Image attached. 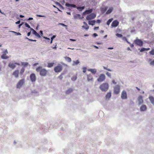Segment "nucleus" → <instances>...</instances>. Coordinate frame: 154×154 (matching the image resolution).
<instances>
[{
	"instance_id": "14",
	"label": "nucleus",
	"mask_w": 154,
	"mask_h": 154,
	"mask_svg": "<svg viewBox=\"0 0 154 154\" xmlns=\"http://www.w3.org/2000/svg\"><path fill=\"white\" fill-rule=\"evenodd\" d=\"M138 100L139 102V104H140L143 103V97L142 96H139L138 98Z\"/></svg>"
},
{
	"instance_id": "17",
	"label": "nucleus",
	"mask_w": 154,
	"mask_h": 154,
	"mask_svg": "<svg viewBox=\"0 0 154 154\" xmlns=\"http://www.w3.org/2000/svg\"><path fill=\"white\" fill-rule=\"evenodd\" d=\"M147 107L145 105H142L140 107V110L141 111H145L146 110Z\"/></svg>"
},
{
	"instance_id": "58",
	"label": "nucleus",
	"mask_w": 154,
	"mask_h": 154,
	"mask_svg": "<svg viewBox=\"0 0 154 154\" xmlns=\"http://www.w3.org/2000/svg\"><path fill=\"white\" fill-rule=\"evenodd\" d=\"M40 35L41 36H42L43 35V32L41 30L40 31Z\"/></svg>"
},
{
	"instance_id": "35",
	"label": "nucleus",
	"mask_w": 154,
	"mask_h": 154,
	"mask_svg": "<svg viewBox=\"0 0 154 154\" xmlns=\"http://www.w3.org/2000/svg\"><path fill=\"white\" fill-rule=\"evenodd\" d=\"M34 35H35L36 36H37L38 38H40L41 37V36L39 35V34L38 33H37L36 32H35L34 33Z\"/></svg>"
},
{
	"instance_id": "38",
	"label": "nucleus",
	"mask_w": 154,
	"mask_h": 154,
	"mask_svg": "<svg viewBox=\"0 0 154 154\" xmlns=\"http://www.w3.org/2000/svg\"><path fill=\"white\" fill-rule=\"evenodd\" d=\"M56 36V35H54L51 38V41L50 43H52L53 42V40L54 38Z\"/></svg>"
},
{
	"instance_id": "22",
	"label": "nucleus",
	"mask_w": 154,
	"mask_h": 154,
	"mask_svg": "<svg viewBox=\"0 0 154 154\" xmlns=\"http://www.w3.org/2000/svg\"><path fill=\"white\" fill-rule=\"evenodd\" d=\"M54 64V63H48L47 65V67L48 68H51L53 67Z\"/></svg>"
},
{
	"instance_id": "57",
	"label": "nucleus",
	"mask_w": 154,
	"mask_h": 154,
	"mask_svg": "<svg viewBox=\"0 0 154 154\" xmlns=\"http://www.w3.org/2000/svg\"><path fill=\"white\" fill-rule=\"evenodd\" d=\"M93 35L94 37H96V36H97L98 35L97 33H94L93 34Z\"/></svg>"
},
{
	"instance_id": "55",
	"label": "nucleus",
	"mask_w": 154,
	"mask_h": 154,
	"mask_svg": "<svg viewBox=\"0 0 154 154\" xmlns=\"http://www.w3.org/2000/svg\"><path fill=\"white\" fill-rule=\"evenodd\" d=\"M112 82L114 84H116V82H115V81L114 80H112Z\"/></svg>"
},
{
	"instance_id": "46",
	"label": "nucleus",
	"mask_w": 154,
	"mask_h": 154,
	"mask_svg": "<svg viewBox=\"0 0 154 154\" xmlns=\"http://www.w3.org/2000/svg\"><path fill=\"white\" fill-rule=\"evenodd\" d=\"M150 64L151 65L154 66V60H153L152 61H151L150 63Z\"/></svg>"
},
{
	"instance_id": "33",
	"label": "nucleus",
	"mask_w": 154,
	"mask_h": 154,
	"mask_svg": "<svg viewBox=\"0 0 154 154\" xmlns=\"http://www.w3.org/2000/svg\"><path fill=\"white\" fill-rule=\"evenodd\" d=\"M149 54L151 55H154V49H152L149 52Z\"/></svg>"
},
{
	"instance_id": "28",
	"label": "nucleus",
	"mask_w": 154,
	"mask_h": 154,
	"mask_svg": "<svg viewBox=\"0 0 154 154\" xmlns=\"http://www.w3.org/2000/svg\"><path fill=\"white\" fill-rule=\"evenodd\" d=\"M113 20V18H111L109 19L107 22V24L108 25H109L110 23Z\"/></svg>"
},
{
	"instance_id": "62",
	"label": "nucleus",
	"mask_w": 154,
	"mask_h": 154,
	"mask_svg": "<svg viewBox=\"0 0 154 154\" xmlns=\"http://www.w3.org/2000/svg\"><path fill=\"white\" fill-rule=\"evenodd\" d=\"M150 49V48H145V51H148Z\"/></svg>"
},
{
	"instance_id": "4",
	"label": "nucleus",
	"mask_w": 154,
	"mask_h": 154,
	"mask_svg": "<svg viewBox=\"0 0 154 154\" xmlns=\"http://www.w3.org/2000/svg\"><path fill=\"white\" fill-rule=\"evenodd\" d=\"M106 77L104 74H101L99 76L98 78L97 79L98 82H101L103 81L105 79Z\"/></svg>"
},
{
	"instance_id": "24",
	"label": "nucleus",
	"mask_w": 154,
	"mask_h": 154,
	"mask_svg": "<svg viewBox=\"0 0 154 154\" xmlns=\"http://www.w3.org/2000/svg\"><path fill=\"white\" fill-rule=\"evenodd\" d=\"M73 91V90L72 88H70L67 90L66 91V94H69L72 92Z\"/></svg>"
},
{
	"instance_id": "63",
	"label": "nucleus",
	"mask_w": 154,
	"mask_h": 154,
	"mask_svg": "<svg viewBox=\"0 0 154 154\" xmlns=\"http://www.w3.org/2000/svg\"><path fill=\"white\" fill-rule=\"evenodd\" d=\"M30 34H31V32L30 31V32H29L28 33H27V36H29L30 35Z\"/></svg>"
},
{
	"instance_id": "30",
	"label": "nucleus",
	"mask_w": 154,
	"mask_h": 154,
	"mask_svg": "<svg viewBox=\"0 0 154 154\" xmlns=\"http://www.w3.org/2000/svg\"><path fill=\"white\" fill-rule=\"evenodd\" d=\"M112 10V8H110L106 12V14H109L111 12Z\"/></svg>"
},
{
	"instance_id": "26",
	"label": "nucleus",
	"mask_w": 154,
	"mask_h": 154,
	"mask_svg": "<svg viewBox=\"0 0 154 154\" xmlns=\"http://www.w3.org/2000/svg\"><path fill=\"white\" fill-rule=\"evenodd\" d=\"M66 60L69 62H70L71 61V59L69 57H65Z\"/></svg>"
},
{
	"instance_id": "48",
	"label": "nucleus",
	"mask_w": 154,
	"mask_h": 154,
	"mask_svg": "<svg viewBox=\"0 0 154 154\" xmlns=\"http://www.w3.org/2000/svg\"><path fill=\"white\" fill-rule=\"evenodd\" d=\"M145 51V48H142L140 50V52H143V51Z\"/></svg>"
},
{
	"instance_id": "21",
	"label": "nucleus",
	"mask_w": 154,
	"mask_h": 154,
	"mask_svg": "<svg viewBox=\"0 0 154 154\" xmlns=\"http://www.w3.org/2000/svg\"><path fill=\"white\" fill-rule=\"evenodd\" d=\"M96 21L95 20H90L88 21L89 24L92 26L94 25Z\"/></svg>"
},
{
	"instance_id": "56",
	"label": "nucleus",
	"mask_w": 154,
	"mask_h": 154,
	"mask_svg": "<svg viewBox=\"0 0 154 154\" xmlns=\"http://www.w3.org/2000/svg\"><path fill=\"white\" fill-rule=\"evenodd\" d=\"M56 4L60 6H62L61 5V4L59 2H57Z\"/></svg>"
},
{
	"instance_id": "11",
	"label": "nucleus",
	"mask_w": 154,
	"mask_h": 154,
	"mask_svg": "<svg viewBox=\"0 0 154 154\" xmlns=\"http://www.w3.org/2000/svg\"><path fill=\"white\" fill-rule=\"evenodd\" d=\"M30 79L31 81L32 82H35L36 79V76L35 74L32 73L31 74L30 76Z\"/></svg>"
},
{
	"instance_id": "18",
	"label": "nucleus",
	"mask_w": 154,
	"mask_h": 154,
	"mask_svg": "<svg viewBox=\"0 0 154 154\" xmlns=\"http://www.w3.org/2000/svg\"><path fill=\"white\" fill-rule=\"evenodd\" d=\"M88 71L91 72L92 74H94L97 72V70L95 69H88Z\"/></svg>"
},
{
	"instance_id": "50",
	"label": "nucleus",
	"mask_w": 154,
	"mask_h": 154,
	"mask_svg": "<svg viewBox=\"0 0 154 154\" xmlns=\"http://www.w3.org/2000/svg\"><path fill=\"white\" fill-rule=\"evenodd\" d=\"M86 68L85 67H84L83 68V72L85 73L86 72Z\"/></svg>"
},
{
	"instance_id": "42",
	"label": "nucleus",
	"mask_w": 154,
	"mask_h": 154,
	"mask_svg": "<svg viewBox=\"0 0 154 154\" xmlns=\"http://www.w3.org/2000/svg\"><path fill=\"white\" fill-rule=\"evenodd\" d=\"M11 32H13V33H16L17 34V35H21V34L19 33V32H15L14 31H11Z\"/></svg>"
},
{
	"instance_id": "51",
	"label": "nucleus",
	"mask_w": 154,
	"mask_h": 154,
	"mask_svg": "<svg viewBox=\"0 0 154 154\" xmlns=\"http://www.w3.org/2000/svg\"><path fill=\"white\" fill-rule=\"evenodd\" d=\"M26 39H27L28 40V41H33V40L32 39H30V38H29L27 37H26Z\"/></svg>"
},
{
	"instance_id": "16",
	"label": "nucleus",
	"mask_w": 154,
	"mask_h": 154,
	"mask_svg": "<svg viewBox=\"0 0 154 154\" xmlns=\"http://www.w3.org/2000/svg\"><path fill=\"white\" fill-rule=\"evenodd\" d=\"M87 80L88 81H93V76L90 74L87 75Z\"/></svg>"
},
{
	"instance_id": "36",
	"label": "nucleus",
	"mask_w": 154,
	"mask_h": 154,
	"mask_svg": "<svg viewBox=\"0 0 154 154\" xmlns=\"http://www.w3.org/2000/svg\"><path fill=\"white\" fill-rule=\"evenodd\" d=\"M92 10L91 9H89V10H87L86 11L85 13H86L87 14H90L92 12Z\"/></svg>"
},
{
	"instance_id": "44",
	"label": "nucleus",
	"mask_w": 154,
	"mask_h": 154,
	"mask_svg": "<svg viewBox=\"0 0 154 154\" xmlns=\"http://www.w3.org/2000/svg\"><path fill=\"white\" fill-rule=\"evenodd\" d=\"M103 68L104 69L107 70L108 71H112V70L110 69H108V68H107V67H106L105 66H103Z\"/></svg>"
},
{
	"instance_id": "47",
	"label": "nucleus",
	"mask_w": 154,
	"mask_h": 154,
	"mask_svg": "<svg viewBox=\"0 0 154 154\" xmlns=\"http://www.w3.org/2000/svg\"><path fill=\"white\" fill-rule=\"evenodd\" d=\"M123 39L124 40H125L128 43H130L128 41L127 38L125 37H123Z\"/></svg>"
},
{
	"instance_id": "20",
	"label": "nucleus",
	"mask_w": 154,
	"mask_h": 154,
	"mask_svg": "<svg viewBox=\"0 0 154 154\" xmlns=\"http://www.w3.org/2000/svg\"><path fill=\"white\" fill-rule=\"evenodd\" d=\"M83 23L85 25V26H83L82 27L85 29L86 30H87L89 28V26H88L87 23L85 22H83Z\"/></svg>"
},
{
	"instance_id": "34",
	"label": "nucleus",
	"mask_w": 154,
	"mask_h": 154,
	"mask_svg": "<svg viewBox=\"0 0 154 154\" xmlns=\"http://www.w3.org/2000/svg\"><path fill=\"white\" fill-rule=\"evenodd\" d=\"M34 35H35L36 36H37L38 38H40L41 37V36L39 35V34L38 33H37L36 32H35L34 33Z\"/></svg>"
},
{
	"instance_id": "7",
	"label": "nucleus",
	"mask_w": 154,
	"mask_h": 154,
	"mask_svg": "<svg viewBox=\"0 0 154 154\" xmlns=\"http://www.w3.org/2000/svg\"><path fill=\"white\" fill-rule=\"evenodd\" d=\"M2 54L1 56V58L2 59H6L8 58V57L6 55L8 53V52L7 49H5L2 52Z\"/></svg>"
},
{
	"instance_id": "12",
	"label": "nucleus",
	"mask_w": 154,
	"mask_h": 154,
	"mask_svg": "<svg viewBox=\"0 0 154 154\" xmlns=\"http://www.w3.org/2000/svg\"><path fill=\"white\" fill-rule=\"evenodd\" d=\"M19 65V64L18 63H10L8 64L9 66L12 69H14L16 66V65Z\"/></svg>"
},
{
	"instance_id": "13",
	"label": "nucleus",
	"mask_w": 154,
	"mask_h": 154,
	"mask_svg": "<svg viewBox=\"0 0 154 154\" xmlns=\"http://www.w3.org/2000/svg\"><path fill=\"white\" fill-rule=\"evenodd\" d=\"M119 24V22L117 20H115L112 22L111 24L112 27H116Z\"/></svg>"
},
{
	"instance_id": "8",
	"label": "nucleus",
	"mask_w": 154,
	"mask_h": 154,
	"mask_svg": "<svg viewBox=\"0 0 154 154\" xmlns=\"http://www.w3.org/2000/svg\"><path fill=\"white\" fill-rule=\"evenodd\" d=\"M96 17V15L95 14L93 13L88 15L87 16L86 19L88 20H91L94 19Z\"/></svg>"
},
{
	"instance_id": "31",
	"label": "nucleus",
	"mask_w": 154,
	"mask_h": 154,
	"mask_svg": "<svg viewBox=\"0 0 154 154\" xmlns=\"http://www.w3.org/2000/svg\"><path fill=\"white\" fill-rule=\"evenodd\" d=\"M21 64L24 66H26L28 65V63L27 62H22Z\"/></svg>"
},
{
	"instance_id": "25",
	"label": "nucleus",
	"mask_w": 154,
	"mask_h": 154,
	"mask_svg": "<svg viewBox=\"0 0 154 154\" xmlns=\"http://www.w3.org/2000/svg\"><path fill=\"white\" fill-rule=\"evenodd\" d=\"M149 98L151 103L152 104H154V98L152 96H150L149 97Z\"/></svg>"
},
{
	"instance_id": "1",
	"label": "nucleus",
	"mask_w": 154,
	"mask_h": 154,
	"mask_svg": "<svg viewBox=\"0 0 154 154\" xmlns=\"http://www.w3.org/2000/svg\"><path fill=\"white\" fill-rule=\"evenodd\" d=\"M36 71L37 72H39L40 75L42 76H45L48 73L47 70L45 69L42 68V67L41 66L37 68L36 69Z\"/></svg>"
},
{
	"instance_id": "37",
	"label": "nucleus",
	"mask_w": 154,
	"mask_h": 154,
	"mask_svg": "<svg viewBox=\"0 0 154 154\" xmlns=\"http://www.w3.org/2000/svg\"><path fill=\"white\" fill-rule=\"evenodd\" d=\"M77 79V77L76 76H73L71 78V79L73 81Z\"/></svg>"
},
{
	"instance_id": "2",
	"label": "nucleus",
	"mask_w": 154,
	"mask_h": 154,
	"mask_svg": "<svg viewBox=\"0 0 154 154\" xmlns=\"http://www.w3.org/2000/svg\"><path fill=\"white\" fill-rule=\"evenodd\" d=\"M109 85L107 83H103L99 87L100 88L102 91H106L109 88Z\"/></svg>"
},
{
	"instance_id": "41",
	"label": "nucleus",
	"mask_w": 154,
	"mask_h": 154,
	"mask_svg": "<svg viewBox=\"0 0 154 154\" xmlns=\"http://www.w3.org/2000/svg\"><path fill=\"white\" fill-rule=\"evenodd\" d=\"M25 26L26 27H28L30 29V28H31L30 26L27 23H25Z\"/></svg>"
},
{
	"instance_id": "6",
	"label": "nucleus",
	"mask_w": 154,
	"mask_h": 154,
	"mask_svg": "<svg viewBox=\"0 0 154 154\" xmlns=\"http://www.w3.org/2000/svg\"><path fill=\"white\" fill-rule=\"evenodd\" d=\"M24 82L25 79H22L20 80L17 85V88H20L24 84Z\"/></svg>"
},
{
	"instance_id": "45",
	"label": "nucleus",
	"mask_w": 154,
	"mask_h": 154,
	"mask_svg": "<svg viewBox=\"0 0 154 154\" xmlns=\"http://www.w3.org/2000/svg\"><path fill=\"white\" fill-rule=\"evenodd\" d=\"M30 30L32 31V33L34 34V33L36 32L32 28H30Z\"/></svg>"
},
{
	"instance_id": "32",
	"label": "nucleus",
	"mask_w": 154,
	"mask_h": 154,
	"mask_svg": "<svg viewBox=\"0 0 154 154\" xmlns=\"http://www.w3.org/2000/svg\"><path fill=\"white\" fill-rule=\"evenodd\" d=\"M25 71V69L24 68H22L20 70V74L22 75Z\"/></svg>"
},
{
	"instance_id": "9",
	"label": "nucleus",
	"mask_w": 154,
	"mask_h": 154,
	"mask_svg": "<svg viewBox=\"0 0 154 154\" xmlns=\"http://www.w3.org/2000/svg\"><path fill=\"white\" fill-rule=\"evenodd\" d=\"M134 42L136 44L139 46H141L143 45V42L139 39H136L134 40Z\"/></svg>"
},
{
	"instance_id": "5",
	"label": "nucleus",
	"mask_w": 154,
	"mask_h": 154,
	"mask_svg": "<svg viewBox=\"0 0 154 154\" xmlns=\"http://www.w3.org/2000/svg\"><path fill=\"white\" fill-rule=\"evenodd\" d=\"M120 91V86L118 85L114 87V93L116 94H118Z\"/></svg>"
},
{
	"instance_id": "19",
	"label": "nucleus",
	"mask_w": 154,
	"mask_h": 154,
	"mask_svg": "<svg viewBox=\"0 0 154 154\" xmlns=\"http://www.w3.org/2000/svg\"><path fill=\"white\" fill-rule=\"evenodd\" d=\"M65 5L67 7H72L73 8H76V6L74 4H70L69 3H66Z\"/></svg>"
},
{
	"instance_id": "49",
	"label": "nucleus",
	"mask_w": 154,
	"mask_h": 154,
	"mask_svg": "<svg viewBox=\"0 0 154 154\" xmlns=\"http://www.w3.org/2000/svg\"><path fill=\"white\" fill-rule=\"evenodd\" d=\"M36 16L38 17H45V16H44V15H38V14H37L36 15Z\"/></svg>"
},
{
	"instance_id": "40",
	"label": "nucleus",
	"mask_w": 154,
	"mask_h": 154,
	"mask_svg": "<svg viewBox=\"0 0 154 154\" xmlns=\"http://www.w3.org/2000/svg\"><path fill=\"white\" fill-rule=\"evenodd\" d=\"M64 75L63 73H62L60 75L58 76V78L60 79H61L63 78V75Z\"/></svg>"
},
{
	"instance_id": "39",
	"label": "nucleus",
	"mask_w": 154,
	"mask_h": 154,
	"mask_svg": "<svg viewBox=\"0 0 154 154\" xmlns=\"http://www.w3.org/2000/svg\"><path fill=\"white\" fill-rule=\"evenodd\" d=\"M116 35L117 36L119 37H122V35L121 34H119V33H117L116 34Z\"/></svg>"
},
{
	"instance_id": "3",
	"label": "nucleus",
	"mask_w": 154,
	"mask_h": 154,
	"mask_svg": "<svg viewBox=\"0 0 154 154\" xmlns=\"http://www.w3.org/2000/svg\"><path fill=\"white\" fill-rule=\"evenodd\" d=\"M62 66L60 64L56 66H55L54 69V71L56 72H59L62 70Z\"/></svg>"
},
{
	"instance_id": "29",
	"label": "nucleus",
	"mask_w": 154,
	"mask_h": 154,
	"mask_svg": "<svg viewBox=\"0 0 154 154\" xmlns=\"http://www.w3.org/2000/svg\"><path fill=\"white\" fill-rule=\"evenodd\" d=\"M79 63V60H77L76 61H74L73 64V65L74 66L77 65Z\"/></svg>"
},
{
	"instance_id": "27",
	"label": "nucleus",
	"mask_w": 154,
	"mask_h": 154,
	"mask_svg": "<svg viewBox=\"0 0 154 154\" xmlns=\"http://www.w3.org/2000/svg\"><path fill=\"white\" fill-rule=\"evenodd\" d=\"M76 8L79 11H81L84 9L85 7L84 6L78 7Z\"/></svg>"
},
{
	"instance_id": "53",
	"label": "nucleus",
	"mask_w": 154,
	"mask_h": 154,
	"mask_svg": "<svg viewBox=\"0 0 154 154\" xmlns=\"http://www.w3.org/2000/svg\"><path fill=\"white\" fill-rule=\"evenodd\" d=\"M60 24L62 25L63 26H66V27L67 26L65 25L64 24L62 23H60Z\"/></svg>"
},
{
	"instance_id": "43",
	"label": "nucleus",
	"mask_w": 154,
	"mask_h": 154,
	"mask_svg": "<svg viewBox=\"0 0 154 154\" xmlns=\"http://www.w3.org/2000/svg\"><path fill=\"white\" fill-rule=\"evenodd\" d=\"M106 74L108 77H111V74L110 73H109L108 72H107L106 73Z\"/></svg>"
},
{
	"instance_id": "23",
	"label": "nucleus",
	"mask_w": 154,
	"mask_h": 154,
	"mask_svg": "<svg viewBox=\"0 0 154 154\" xmlns=\"http://www.w3.org/2000/svg\"><path fill=\"white\" fill-rule=\"evenodd\" d=\"M111 92L107 93L106 96V99H109L111 97Z\"/></svg>"
},
{
	"instance_id": "61",
	"label": "nucleus",
	"mask_w": 154,
	"mask_h": 154,
	"mask_svg": "<svg viewBox=\"0 0 154 154\" xmlns=\"http://www.w3.org/2000/svg\"><path fill=\"white\" fill-rule=\"evenodd\" d=\"M33 19V18L32 17H29L28 18V20H32Z\"/></svg>"
},
{
	"instance_id": "52",
	"label": "nucleus",
	"mask_w": 154,
	"mask_h": 154,
	"mask_svg": "<svg viewBox=\"0 0 154 154\" xmlns=\"http://www.w3.org/2000/svg\"><path fill=\"white\" fill-rule=\"evenodd\" d=\"M99 27L98 26H97V27L95 26V27H94V30H96L98 29H99Z\"/></svg>"
},
{
	"instance_id": "54",
	"label": "nucleus",
	"mask_w": 154,
	"mask_h": 154,
	"mask_svg": "<svg viewBox=\"0 0 154 154\" xmlns=\"http://www.w3.org/2000/svg\"><path fill=\"white\" fill-rule=\"evenodd\" d=\"M96 22H97V23H100L101 22V21L100 20H97Z\"/></svg>"
},
{
	"instance_id": "60",
	"label": "nucleus",
	"mask_w": 154,
	"mask_h": 154,
	"mask_svg": "<svg viewBox=\"0 0 154 154\" xmlns=\"http://www.w3.org/2000/svg\"><path fill=\"white\" fill-rule=\"evenodd\" d=\"M20 20H19V21H18L17 22H16V24H20Z\"/></svg>"
},
{
	"instance_id": "64",
	"label": "nucleus",
	"mask_w": 154,
	"mask_h": 154,
	"mask_svg": "<svg viewBox=\"0 0 154 154\" xmlns=\"http://www.w3.org/2000/svg\"><path fill=\"white\" fill-rule=\"evenodd\" d=\"M113 47H109L108 48V49H113Z\"/></svg>"
},
{
	"instance_id": "10",
	"label": "nucleus",
	"mask_w": 154,
	"mask_h": 154,
	"mask_svg": "<svg viewBox=\"0 0 154 154\" xmlns=\"http://www.w3.org/2000/svg\"><path fill=\"white\" fill-rule=\"evenodd\" d=\"M121 97L122 99H126L127 98V94L125 91H122Z\"/></svg>"
},
{
	"instance_id": "15",
	"label": "nucleus",
	"mask_w": 154,
	"mask_h": 154,
	"mask_svg": "<svg viewBox=\"0 0 154 154\" xmlns=\"http://www.w3.org/2000/svg\"><path fill=\"white\" fill-rule=\"evenodd\" d=\"M19 71L18 70H15L13 73L12 75L15 78H18L19 76Z\"/></svg>"
},
{
	"instance_id": "59",
	"label": "nucleus",
	"mask_w": 154,
	"mask_h": 154,
	"mask_svg": "<svg viewBox=\"0 0 154 154\" xmlns=\"http://www.w3.org/2000/svg\"><path fill=\"white\" fill-rule=\"evenodd\" d=\"M44 38H45V39H48V42L50 40V39L49 38H48L47 37H44Z\"/></svg>"
}]
</instances>
